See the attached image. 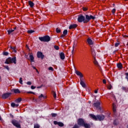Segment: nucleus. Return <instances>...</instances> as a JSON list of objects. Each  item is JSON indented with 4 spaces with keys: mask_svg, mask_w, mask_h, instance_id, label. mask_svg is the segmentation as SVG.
<instances>
[{
    "mask_svg": "<svg viewBox=\"0 0 128 128\" xmlns=\"http://www.w3.org/2000/svg\"><path fill=\"white\" fill-rule=\"evenodd\" d=\"M92 56L94 60H96V51H94V50H92Z\"/></svg>",
    "mask_w": 128,
    "mask_h": 128,
    "instance_id": "nucleus-17",
    "label": "nucleus"
},
{
    "mask_svg": "<svg viewBox=\"0 0 128 128\" xmlns=\"http://www.w3.org/2000/svg\"><path fill=\"white\" fill-rule=\"evenodd\" d=\"M27 94H34V92L32 91H30V92H27Z\"/></svg>",
    "mask_w": 128,
    "mask_h": 128,
    "instance_id": "nucleus-48",
    "label": "nucleus"
},
{
    "mask_svg": "<svg viewBox=\"0 0 128 128\" xmlns=\"http://www.w3.org/2000/svg\"><path fill=\"white\" fill-rule=\"evenodd\" d=\"M28 4H29L30 8H32L34 6V3L30 1V0H29Z\"/></svg>",
    "mask_w": 128,
    "mask_h": 128,
    "instance_id": "nucleus-21",
    "label": "nucleus"
},
{
    "mask_svg": "<svg viewBox=\"0 0 128 128\" xmlns=\"http://www.w3.org/2000/svg\"><path fill=\"white\" fill-rule=\"evenodd\" d=\"M116 66L118 68H119L120 70H122V63H118L116 64Z\"/></svg>",
    "mask_w": 128,
    "mask_h": 128,
    "instance_id": "nucleus-19",
    "label": "nucleus"
},
{
    "mask_svg": "<svg viewBox=\"0 0 128 128\" xmlns=\"http://www.w3.org/2000/svg\"><path fill=\"white\" fill-rule=\"evenodd\" d=\"M48 70H52V72H54V68L52 66H50L48 68Z\"/></svg>",
    "mask_w": 128,
    "mask_h": 128,
    "instance_id": "nucleus-40",
    "label": "nucleus"
},
{
    "mask_svg": "<svg viewBox=\"0 0 128 128\" xmlns=\"http://www.w3.org/2000/svg\"><path fill=\"white\" fill-rule=\"evenodd\" d=\"M108 117H109V118H110V116H108Z\"/></svg>",
    "mask_w": 128,
    "mask_h": 128,
    "instance_id": "nucleus-64",
    "label": "nucleus"
},
{
    "mask_svg": "<svg viewBox=\"0 0 128 128\" xmlns=\"http://www.w3.org/2000/svg\"><path fill=\"white\" fill-rule=\"evenodd\" d=\"M87 42H88V44H90V46L94 44V42H92V39L90 38H88L87 39Z\"/></svg>",
    "mask_w": 128,
    "mask_h": 128,
    "instance_id": "nucleus-16",
    "label": "nucleus"
},
{
    "mask_svg": "<svg viewBox=\"0 0 128 128\" xmlns=\"http://www.w3.org/2000/svg\"><path fill=\"white\" fill-rule=\"evenodd\" d=\"M80 84L82 86V88H85L86 86V83L84 82H80Z\"/></svg>",
    "mask_w": 128,
    "mask_h": 128,
    "instance_id": "nucleus-23",
    "label": "nucleus"
},
{
    "mask_svg": "<svg viewBox=\"0 0 128 128\" xmlns=\"http://www.w3.org/2000/svg\"><path fill=\"white\" fill-rule=\"evenodd\" d=\"M54 124L55 125L58 124L59 126H60L61 128H62L64 126V124L62 122H58V121H54Z\"/></svg>",
    "mask_w": 128,
    "mask_h": 128,
    "instance_id": "nucleus-11",
    "label": "nucleus"
},
{
    "mask_svg": "<svg viewBox=\"0 0 128 128\" xmlns=\"http://www.w3.org/2000/svg\"><path fill=\"white\" fill-rule=\"evenodd\" d=\"M112 85H110L108 86V90H112Z\"/></svg>",
    "mask_w": 128,
    "mask_h": 128,
    "instance_id": "nucleus-51",
    "label": "nucleus"
},
{
    "mask_svg": "<svg viewBox=\"0 0 128 128\" xmlns=\"http://www.w3.org/2000/svg\"><path fill=\"white\" fill-rule=\"evenodd\" d=\"M78 25L76 24H72L70 26L69 30H72L74 28H76Z\"/></svg>",
    "mask_w": 128,
    "mask_h": 128,
    "instance_id": "nucleus-14",
    "label": "nucleus"
},
{
    "mask_svg": "<svg viewBox=\"0 0 128 128\" xmlns=\"http://www.w3.org/2000/svg\"><path fill=\"white\" fill-rule=\"evenodd\" d=\"M124 38H128V35H124Z\"/></svg>",
    "mask_w": 128,
    "mask_h": 128,
    "instance_id": "nucleus-56",
    "label": "nucleus"
},
{
    "mask_svg": "<svg viewBox=\"0 0 128 128\" xmlns=\"http://www.w3.org/2000/svg\"><path fill=\"white\" fill-rule=\"evenodd\" d=\"M82 10L84 12H86V10H88V8H86V7H84L82 8Z\"/></svg>",
    "mask_w": 128,
    "mask_h": 128,
    "instance_id": "nucleus-45",
    "label": "nucleus"
},
{
    "mask_svg": "<svg viewBox=\"0 0 128 128\" xmlns=\"http://www.w3.org/2000/svg\"><path fill=\"white\" fill-rule=\"evenodd\" d=\"M112 14H114L116 12V8H113L112 11Z\"/></svg>",
    "mask_w": 128,
    "mask_h": 128,
    "instance_id": "nucleus-44",
    "label": "nucleus"
},
{
    "mask_svg": "<svg viewBox=\"0 0 128 128\" xmlns=\"http://www.w3.org/2000/svg\"><path fill=\"white\" fill-rule=\"evenodd\" d=\"M4 64H10V61L8 60V58L6 60Z\"/></svg>",
    "mask_w": 128,
    "mask_h": 128,
    "instance_id": "nucleus-27",
    "label": "nucleus"
},
{
    "mask_svg": "<svg viewBox=\"0 0 128 128\" xmlns=\"http://www.w3.org/2000/svg\"><path fill=\"white\" fill-rule=\"evenodd\" d=\"M110 94H111L112 98H114V100H115V102H116V96H114V93H112V92L110 93Z\"/></svg>",
    "mask_w": 128,
    "mask_h": 128,
    "instance_id": "nucleus-24",
    "label": "nucleus"
},
{
    "mask_svg": "<svg viewBox=\"0 0 128 128\" xmlns=\"http://www.w3.org/2000/svg\"><path fill=\"white\" fill-rule=\"evenodd\" d=\"M14 32V30H7V32L9 35L12 32Z\"/></svg>",
    "mask_w": 128,
    "mask_h": 128,
    "instance_id": "nucleus-26",
    "label": "nucleus"
},
{
    "mask_svg": "<svg viewBox=\"0 0 128 128\" xmlns=\"http://www.w3.org/2000/svg\"><path fill=\"white\" fill-rule=\"evenodd\" d=\"M10 96H12V93H5L2 95V98L4 100H6V98H8Z\"/></svg>",
    "mask_w": 128,
    "mask_h": 128,
    "instance_id": "nucleus-10",
    "label": "nucleus"
},
{
    "mask_svg": "<svg viewBox=\"0 0 128 128\" xmlns=\"http://www.w3.org/2000/svg\"><path fill=\"white\" fill-rule=\"evenodd\" d=\"M29 58L32 62H34V57L33 54L30 55Z\"/></svg>",
    "mask_w": 128,
    "mask_h": 128,
    "instance_id": "nucleus-20",
    "label": "nucleus"
},
{
    "mask_svg": "<svg viewBox=\"0 0 128 128\" xmlns=\"http://www.w3.org/2000/svg\"><path fill=\"white\" fill-rule=\"evenodd\" d=\"M92 126V123H90V124L84 123L83 126H84V128H91Z\"/></svg>",
    "mask_w": 128,
    "mask_h": 128,
    "instance_id": "nucleus-12",
    "label": "nucleus"
},
{
    "mask_svg": "<svg viewBox=\"0 0 128 128\" xmlns=\"http://www.w3.org/2000/svg\"><path fill=\"white\" fill-rule=\"evenodd\" d=\"M3 54H4V56H8V52H3Z\"/></svg>",
    "mask_w": 128,
    "mask_h": 128,
    "instance_id": "nucleus-32",
    "label": "nucleus"
},
{
    "mask_svg": "<svg viewBox=\"0 0 128 128\" xmlns=\"http://www.w3.org/2000/svg\"><path fill=\"white\" fill-rule=\"evenodd\" d=\"M74 69H75V73L76 74L80 77V82H84V79L82 78H84V75L82 74L80 72V71H78V70H76V69L75 68H74Z\"/></svg>",
    "mask_w": 128,
    "mask_h": 128,
    "instance_id": "nucleus-5",
    "label": "nucleus"
},
{
    "mask_svg": "<svg viewBox=\"0 0 128 128\" xmlns=\"http://www.w3.org/2000/svg\"><path fill=\"white\" fill-rule=\"evenodd\" d=\"M10 116H11V118H14V116H13V115L11 114V115H10Z\"/></svg>",
    "mask_w": 128,
    "mask_h": 128,
    "instance_id": "nucleus-59",
    "label": "nucleus"
},
{
    "mask_svg": "<svg viewBox=\"0 0 128 128\" xmlns=\"http://www.w3.org/2000/svg\"><path fill=\"white\" fill-rule=\"evenodd\" d=\"M13 52H16V50L15 49Z\"/></svg>",
    "mask_w": 128,
    "mask_h": 128,
    "instance_id": "nucleus-61",
    "label": "nucleus"
},
{
    "mask_svg": "<svg viewBox=\"0 0 128 128\" xmlns=\"http://www.w3.org/2000/svg\"><path fill=\"white\" fill-rule=\"evenodd\" d=\"M14 106H16V104H14V102L11 103V106L12 108H14Z\"/></svg>",
    "mask_w": 128,
    "mask_h": 128,
    "instance_id": "nucleus-43",
    "label": "nucleus"
},
{
    "mask_svg": "<svg viewBox=\"0 0 128 128\" xmlns=\"http://www.w3.org/2000/svg\"><path fill=\"white\" fill-rule=\"evenodd\" d=\"M33 68H34V70H36V67L34 66Z\"/></svg>",
    "mask_w": 128,
    "mask_h": 128,
    "instance_id": "nucleus-62",
    "label": "nucleus"
},
{
    "mask_svg": "<svg viewBox=\"0 0 128 128\" xmlns=\"http://www.w3.org/2000/svg\"><path fill=\"white\" fill-rule=\"evenodd\" d=\"M93 106L94 108L98 109L99 110H102V108L100 107V102H96L94 103Z\"/></svg>",
    "mask_w": 128,
    "mask_h": 128,
    "instance_id": "nucleus-8",
    "label": "nucleus"
},
{
    "mask_svg": "<svg viewBox=\"0 0 128 128\" xmlns=\"http://www.w3.org/2000/svg\"><path fill=\"white\" fill-rule=\"evenodd\" d=\"M36 87L34 86H31V88L32 90H34V88H36Z\"/></svg>",
    "mask_w": 128,
    "mask_h": 128,
    "instance_id": "nucleus-50",
    "label": "nucleus"
},
{
    "mask_svg": "<svg viewBox=\"0 0 128 128\" xmlns=\"http://www.w3.org/2000/svg\"><path fill=\"white\" fill-rule=\"evenodd\" d=\"M94 92L95 94H98V90H95Z\"/></svg>",
    "mask_w": 128,
    "mask_h": 128,
    "instance_id": "nucleus-57",
    "label": "nucleus"
},
{
    "mask_svg": "<svg viewBox=\"0 0 128 128\" xmlns=\"http://www.w3.org/2000/svg\"><path fill=\"white\" fill-rule=\"evenodd\" d=\"M20 105L18 104H15L14 108H18Z\"/></svg>",
    "mask_w": 128,
    "mask_h": 128,
    "instance_id": "nucleus-54",
    "label": "nucleus"
},
{
    "mask_svg": "<svg viewBox=\"0 0 128 128\" xmlns=\"http://www.w3.org/2000/svg\"><path fill=\"white\" fill-rule=\"evenodd\" d=\"M114 126H118V120L116 119L114 120Z\"/></svg>",
    "mask_w": 128,
    "mask_h": 128,
    "instance_id": "nucleus-30",
    "label": "nucleus"
},
{
    "mask_svg": "<svg viewBox=\"0 0 128 128\" xmlns=\"http://www.w3.org/2000/svg\"><path fill=\"white\" fill-rule=\"evenodd\" d=\"M72 128H80L78 125L75 124Z\"/></svg>",
    "mask_w": 128,
    "mask_h": 128,
    "instance_id": "nucleus-39",
    "label": "nucleus"
},
{
    "mask_svg": "<svg viewBox=\"0 0 128 128\" xmlns=\"http://www.w3.org/2000/svg\"><path fill=\"white\" fill-rule=\"evenodd\" d=\"M46 98V96H44V94H41L40 96H39V98Z\"/></svg>",
    "mask_w": 128,
    "mask_h": 128,
    "instance_id": "nucleus-31",
    "label": "nucleus"
},
{
    "mask_svg": "<svg viewBox=\"0 0 128 128\" xmlns=\"http://www.w3.org/2000/svg\"><path fill=\"white\" fill-rule=\"evenodd\" d=\"M60 32H62V30H61L60 29V28H56V32L57 34H60Z\"/></svg>",
    "mask_w": 128,
    "mask_h": 128,
    "instance_id": "nucleus-28",
    "label": "nucleus"
},
{
    "mask_svg": "<svg viewBox=\"0 0 128 128\" xmlns=\"http://www.w3.org/2000/svg\"><path fill=\"white\" fill-rule=\"evenodd\" d=\"M53 96L54 98H56V94L54 92H53Z\"/></svg>",
    "mask_w": 128,
    "mask_h": 128,
    "instance_id": "nucleus-38",
    "label": "nucleus"
},
{
    "mask_svg": "<svg viewBox=\"0 0 128 128\" xmlns=\"http://www.w3.org/2000/svg\"><path fill=\"white\" fill-rule=\"evenodd\" d=\"M122 90L125 92H128V87H124L122 86Z\"/></svg>",
    "mask_w": 128,
    "mask_h": 128,
    "instance_id": "nucleus-22",
    "label": "nucleus"
},
{
    "mask_svg": "<svg viewBox=\"0 0 128 128\" xmlns=\"http://www.w3.org/2000/svg\"><path fill=\"white\" fill-rule=\"evenodd\" d=\"M22 98H18V99H16L15 102H16L17 104H18L19 102H22Z\"/></svg>",
    "mask_w": 128,
    "mask_h": 128,
    "instance_id": "nucleus-25",
    "label": "nucleus"
},
{
    "mask_svg": "<svg viewBox=\"0 0 128 128\" xmlns=\"http://www.w3.org/2000/svg\"><path fill=\"white\" fill-rule=\"evenodd\" d=\"M13 29H14V30H16V27H14V28H13Z\"/></svg>",
    "mask_w": 128,
    "mask_h": 128,
    "instance_id": "nucleus-58",
    "label": "nucleus"
},
{
    "mask_svg": "<svg viewBox=\"0 0 128 128\" xmlns=\"http://www.w3.org/2000/svg\"><path fill=\"white\" fill-rule=\"evenodd\" d=\"M3 66L4 68H6L7 70H10V68L8 67V66Z\"/></svg>",
    "mask_w": 128,
    "mask_h": 128,
    "instance_id": "nucleus-37",
    "label": "nucleus"
},
{
    "mask_svg": "<svg viewBox=\"0 0 128 128\" xmlns=\"http://www.w3.org/2000/svg\"><path fill=\"white\" fill-rule=\"evenodd\" d=\"M20 120L18 121L14 119L12 120V124H13L14 126H16V128H22V126H20Z\"/></svg>",
    "mask_w": 128,
    "mask_h": 128,
    "instance_id": "nucleus-4",
    "label": "nucleus"
},
{
    "mask_svg": "<svg viewBox=\"0 0 128 128\" xmlns=\"http://www.w3.org/2000/svg\"><path fill=\"white\" fill-rule=\"evenodd\" d=\"M26 84H28V86H30L32 84V82H26Z\"/></svg>",
    "mask_w": 128,
    "mask_h": 128,
    "instance_id": "nucleus-46",
    "label": "nucleus"
},
{
    "mask_svg": "<svg viewBox=\"0 0 128 128\" xmlns=\"http://www.w3.org/2000/svg\"><path fill=\"white\" fill-rule=\"evenodd\" d=\"M44 86V84H42L41 86H38L37 87V88H42Z\"/></svg>",
    "mask_w": 128,
    "mask_h": 128,
    "instance_id": "nucleus-47",
    "label": "nucleus"
},
{
    "mask_svg": "<svg viewBox=\"0 0 128 128\" xmlns=\"http://www.w3.org/2000/svg\"><path fill=\"white\" fill-rule=\"evenodd\" d=\"M51 116H52V118H56V116H58V114H56V113H52Z\"/></svg>",
    "mask_w": 128,
    "mask_h": 128,
    "instance_id": "nucleus-29",
    "label": "nucleus"
},
{
    "mask_svg": "<svg viewBox=\"0 0 128 128\" xmlns=\"http://www.w3.org/2000/svg\"><path fill=\"white\" fill-rule=\"evenodd\" d=\"M0 120H2V116L0 115Z\"/></svg>",
    "mask_w": 128,
    "mask_h": 128,
    "instance_id": "nucleus-60",
    "label": "nucleus"
},
{
    "mask_svg": "<svg viewBox=\"0 0 128 128\" xmlns=\"http://www.w3.org/2000/svg\"><path fill=\"white\" fill-rule=\"evenodd\" d=\"M38 38L40 42H48L50 40V37L48 35L42 37H39Z\"/></svg>",
    "mask_w": 128,
    "mask_h": 128,
    "instance_id": "nucleus-3",
    "label": "nucleus"
},
{
    "mask_svg": "<svg viewBox=\"0 0 128 128\" xmlns=\"http://www.w3.org/2000/svg\"><path fill=\"white\" fill-rule=\"evenodd\" d=\"M102 82H103V84H106V79L103 80Z\"/></svg>",
    "mask_w": 128,
    "mask_h": 128,
    "instance_id": "nucleus-49",
    "label": "nucleus"
},
{
    "mask_svg": "<svg viewBox=\"0 0 128 128\" xmlns=\"http://www.w3.org/2000/svg\"><path fill=\"white\" fill-rule=\"evenodd\" d=\"M116 52H118V50H115L113 52V54H116Z\"/></svg>",
    "mask_w": 128,
    "mask_h": 128,
    "instance_id": "nucleus-55",
    "label": "nucleus"
},
{
    "mask_svg": "<svg viewBox=\"0 0 128 128\" xmlns=\"http://www.w3.org/2000/svg\"><path fill=\"white\" fill-rule=\"evenodd\" d=\"M12 92H14V94H20V91L19 89H12Z\"/></svg>",
    "mask_w": 128,
    "mask_h": 128,
    "instance_id": "nucleus-18",
    "label": "nucleus"
},
{
    "mask_svg": "<svg viewBox=\"0 0 128 128\" xmlns=\"http://www.w3.org/2000/svg\"><path fill=\"white\" fill-rule=\"evenodd\" d=\"M78 124V126H84L85 122H84V120L83 118H80L78 119L77 121Z\"/></svg>",
    "mask_w": 128,
    "mask_h": 128,
    "instance_id": "nucleus-6",
    "label": "nucleus"
},
{
    "mask_svg": "<svg viewBox=\"0 0 128 128\" xmlns=\"http://www.w3.org/2000/svg\"><path fill=\"white\" fill-rule=\"evenodd\" d=\"M2 80V76H0V80Z\"/></svg>",
    "mask_w": 128,
    "mask_h": 128,
    "instance_id": "nucleus-63",
    "label": "nucleus"
},
{
    "mask_svg": "<svg viewBox=\"0 0 128 128\" xmlns=\"http://www.w3.org/2000/svg\"><path fill=\"white\" fill-rule=\"evenodd\" d=\"M37 58H38L44 60V55L41 52H37Z\"/></svg>",
    "mask_w": 128,
    "mask_h": 128,
    "instance_id": "nucleus-9",
    "label": "nucleus"
},
{
    "mask_svg": "<svg viewBox=\"0 0 128 128\" xmlns=\"http://www.w3.org/2000/svg\"><path fill=\"white\" fill-rule=\"evenodd\" d=\"M90 20H96V16L92 15L86 14L85 16L82 14L78 15V22H83L84 24H88Z\"/></svg>",
    "mask_w": 128,
    "mask_h": 128,
    "instance_id": "nucleus-1",
    "label": "nucleus"
},
{
    "mask_svg": "<svg viewBox=\"0 0 128 128\" xmlns=\"http://www.w3.org/2000/svg\"><path fill=\"white\" fill-rule=\"evenodd\" d=\"M67 34H68V30H64L63 31V34H62L60 36V38H64V36H66Z\"/></svg>",
    "mask_w": 128,
    "mask_h": 128,
    "instance_id": "nucleus-13",
    "label": "nucleus"
},
{
    "mask_svg": "<svg viewBox=\"0 0 128 128\" xmlns=\"http://www.w3.org/2000/svg\"><path fill=\"white\" fill-rule=\"evenodd\" d=\"M113 112H116V106H114V105H113Z\"/></svg>",
    "mask_w": 128,
    "mask_h": 128,
    "instance_id": "nucleus-34",
    "label": "nucleus"
},
{
    "mask_svg": "<svg viewBox=\"0 0 128 128\" xmlns=\"http://www.w3.org/2000/svg\"><path fill=\"white\" fill-rule=\"evenodd\" d=\"M19 82L20 84H22V78H20Z\"/></svg>",
    "mask_w": 128,
    "mask_h": 128,
    "instance_id": "nucleus-36",
    "label": "nucleus"
},
{
    "mask_svg": "<svg viewBox=\"0 0 128 128\" xmlns=\"http://www.w3.org/2000/svg\"><path fill=\"white\" fill-rule=\"evenodd\" d=\"M60 56L61 60H64V58H66V56L64 55V53L62 52L60 54Z\"/></svg>",
    "mask_w": 128,
    "mask_h": 128,
    "instance_id": "nucleus-15",
    "label": "nucleus"
},
{
    "mask_svg": "<svg viewBox=\"0 0 128 128\" xmlns=\"http://www.w3.org/2000/svg\"><path fill=\"white\" fill-rule=\"evenodd\" d=\"M32 32H34V30H28V34H32Z\"/></svg>",
    "mask_w": 128,
    "mask_h": 128,
    "instance_id": "nucleus-33",
    "label": "nucleus"
},
{
    "mask_svg": "<svg viewBox=\"0 0 128 128\" xmlns=\"http://www.w3.org/2000/svg\"><path fill=\"white\" fill-rule=\"evenodd\" d=\"M8 60L10 64H16V57L14 56V58H8Z\"/></svg>",
    "mask_w": 128,
    "mask_h": 128,
    "instance_id": "nucleus-7",
    "label": "nucleus"
},
{
    "mask_svg": "<svg viewBox=\"0 0 128 128\" xmlns=\"http://www.w3.org/2000/svg\"><path fill=\"white\" fill-rule=\"evenodd\" d=\"M90 116L92 118V120H99V122L104 120V118H106V116L102 114H98L96 116L94 114H90Z\"/></svg>",
    "mask_w": 128,
    "mask_h": 128,
    "instance_id": "nucleus-2",
    "label": "nucleus"
},
{
    "mask_svg": "<svg viewBox=\"0 0 128 128\" xmlns=\"http://www.w3.org/2000/svg\"><path fill=\"white\" fill-rule=\"evenodd\" d=\"M120 44L119 42L118 43H115L114 44V46H116V48H118V46Z\"/></svg>",
    "mask_w": 128,
    "mask_h": 128,
    "instance_id": "nucleus-42",
    "label": "nucleus"
},
{
    "mask_svg": "<svg viewBox=\"0 0 128 128\" xmlns=\"http://www.w3.org/2000/svg\"><path fill=\"white\" fill-rule=\"evenodd\" d=\"M10 48H12V50L13 52H14V50H16V48L15 47L10 46Z\"/></svg>",
    "mask_w": 128,
    "mask_h": 128,
    "instance_id": "nucleus-53",
    "label": "nucleus"
},
{
    "mask_svg": "<svg viewBox=\"0 0 128 128\" xmlns=\"http://www.w3.org/2000/svg\"><path fill=\"white\" fill-rule=\"evenodd\" d=\"M72 54H74V46H73V47H72Z\"/></svg>",
    "mask_w": 128,
    "mask_h": 128,
    "instance_id": "nucleus-52",
    "label": "nucleus"
},
{
    "mask_svg": "<svg viewBox=\"0 0 128 128\" xmlns=\"http://www.w3.org/2000/svg\"><path fill=\"white\" fill-rule=\"evenodd\" d=\"M54 48L56 50H60V47H58V46H54Z\"/></svg>",
    "mask_w": 128,
    "mask_h": 128,
    "instance_id": "nucleus-35",
    "label": "nucleus"
},
{
    "mask_svg": "<svg viewBox=\"0 0 128 128\" xmlns=\"http://www.w3.org/2000/svg\"><path fill=\"white\" fill-rule=\"evenodd\" d=\"M94 64H96V66H98V61H96V58H95L94 61Z\"/></svg>",
    "mask_w": 128,
    "mask_h": 128,
    "instance_id": "nucleus-41",
    "label": "nucleus"
}]
</instances>
